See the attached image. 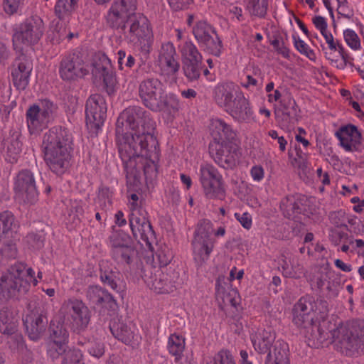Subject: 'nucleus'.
<instances>
[{
  "instance_id": "f257e3e1",
  "label": "nucleus",
  "mask_w": 364,
  "mask_h": 364,
  "mask_svg": "<svg viewBox=\"0 0 364 364\" xmlns=\"http://www.w3.org/2000/svg\"><path fill=\"white\" fill-rule=\"evenodd\" d=\"M149 118L141 107H128L117 122V144L123 161L127 186L140 183L141 169L146 177L157 172L160 150L156 137L151 132Z\"/></svg>"
},
{
  "instance_id": "f03ea898",
  "label": "nucleus",
  "mask_w": 364,
  "mask_h": 364,
  "mask_svg": "<svg viewBox=\"0 0 364 364\" xmlns=\"http://www.w3.org/2000/svg\"><path fill=\"white\" fill-rule=\"evenodd\" d=\"M293 322L306 329V337L316 348L332 339L336 349L347 356L364 353V321L354 320L335 327L328 319V306L325 300L301 297L294 305Z\"/></svg>"
},
{
  "instance_id": "7ed1b4c3",
  "label": "nucleus",
  "mask_w": 364,
  "mask_h": 364,
  "mask_svg": "<svg viewBox=\"0 0 364 364\" xmlns=\"http://www.w3.org/2000/svg\"><path fill=\"white\" fill-rule=\"evenodd\" d=\"M134 236L137 238L136 230L141 235L143 245L144 242L149 252L144 257L136 274L139 275L147 286L157 294H168L176 288L178 279V273L168 269L164 272L161 268L154 265L153 252L154 245H157V237L154 229H130Z\"/></svg>"
},
{
  "instance_id": "20e7f679",
  "label": "nucleus",
  "mask_w": 364,
  "mask_h": 364,
  "mask_svg": "<svg viewBox=\"0 0 364 364\" xmlns=\"http://www.w3.org/2000/svg\"><path fill=\"white\" fill-rule=\"evenodd\" d=\"M71 134L65 129L53 128L44 134L42 148L44 159L52 171L61 174L70 164Z\"/></svg>"
},
{
  "instance_id": "39448f33",
  "label": "nucleus",
  "mask_w": 364,
  "mask_h": 364,
  "mask_svg": "<svg viewBox=\"0 0 364 364\" xmlns=\"http://www.w3.org/2000/svg\"><path fill=\"white\" fill-rule=\"evenodd\" d=\"M274 332L267 328L259 333L257 340L252 342L255 349L259 353L269 351L265 364H290L288 343L282 340L274 342Z\"/></svg>"
},
{
  "instance_id": "423d86ee",
  "label": "nucleus",
  "mask_w": 364,
  "mask_h": 364,
  "mask_svg": "<svg viewBox=\"0 0 364 364\" xmlns=\"http://www.w3.org/2000/svg\"><path fill=\"white\" fill-rule=\"evenodd\" d=\"M26 265L19 262L11 266L0 277V303L26 293L31 284L24 279Z\"/></svg>"
},
{
  "instance_id": "0eeeda50",
  "label": "nucleus",
  "mask_w": 364,
  "mask_h": 364,
  "mask_svg": "<svg viewBox=\"0 0 364 364\" xmlns=\"http://www.w3.org/2000/svg\"><path fill=\"white\" fill-rule=\"evenodd\" d=\"M311 21L328 45V50L324 52L326 59L331 61L333 66L343 69L346 65L347 52L328 30L327 19L320 15H316L312 17Z\"/></svg>"
},
{
  "instance_id": "6e6552de",
  "label": "nucleus",
  "mask_w": 364,
  "mask_h": 364,
  "mask_svg": "<svg viewBox=\"0 0 364 364\" xmlns=\"http://www.w3.org/2000/svg\"><path fill=\"white\" fill-rule=\"evenodd\" d=\"M127 38L136 48L147 52L153 40V33L148 18L141 14L134 15L125 22Z\"/></svg>"
},
{
  "instance_id": "1a4fd4ad",
  "label": "nucleus",
  "mask_w": 364,
  "mask_h": 364,
  "mask_svg": "<svg viewBox=\"0 0 364 364\" xmlns=\"http://www.w3.org/2000/svg\"><path fill=\"white\" fill-rule=\"evenodd\" d=\"M225 229H218L213 232V229H196L192 241L193 255L196 264L201 267L210 257L214 247L215 237L223 236Z\"/></svg>"
},
{
  "instance_id": "9d476101",
  "label": "nucleus",
  "mask_w": 364,
  "mask_h": 364,
  "mask_svg": "<svg viewBox=\"0 0 364 364\" xmlns=\"http://www.w3.org/2000/svg\"><path fill=\"white\" fill-rule=\"evenodd\" d=\"M43 22L39 18L29 19L22 23L13 36L14 49L22 51L26 47L37 43L43 35Z\"/></svg>"
},
{
  "instance_id": "9b49d317",
  "label": "nucleus",
  "mask_w": 364,
  "mask_h": 364,
  "mask_svg": "<svg viewBox=\"0 0 364 364\" xmlns=\"http://www.w3.org/2000/svg\"><path fill=\"white\" fill-rule=\"evenodd\" d=\"M62 310L74 332L80 333L86 330L91 316L90 311L82 301L75 298L69 299L64 301Z\"/></svg>"
},
{
  "instance_id": "f8f14e48",
  "label": "nucleus",
  "mask_w": 364,
  "mask_h": 364,
  "mask_svg": "<svg viewBox=\"0 0 364 364\" xmlns=\"http://www.w3.org/2000/svg\"><path fill=\"white\" fill-rule=\"evenodd\" d=\"M54 110V105L47 100L31 106L26 112V122L30 133L38 134L46 128L52 119Z\"/></svg>"
},
{
  "instance_id": "ddd939ff",
  "label": "nucleus",
  "mask_w": 364,
  "mask_h": 364,
  "mask_svg": "<svg viewBox=\"0 0 364 364\" xmlns=\"http://www.w3.org/2000/svg\"><path fill=\"white\" fill-rule=\"evenodd\" d=\"M199 180L208 198H216L224 196L223 176L212 164H204L200 166Z\"/></svg>"
},
{
  "instance_id": "4468645a",
  "label": "nucleus",
  "mask_w": 364,
  "mask_h": 364,
  "mask_svg": "<svg viewBox=\"0 0 364 364\" xmlns=\"http://www.w3.org/2000/svg\"><path fill=\"white\" fill-rule=\"evenodd\" d=\"M136 0H114L105 16L106 23L114 28H125V22L134 15Z\"/></svg>"
},
{
  "instance_id": "2eb2a0df",
  "label": "nucleus",
  "mask_w": 364,
  "mask_h": 364,
  "mask_svg": "<svg viewBox=\"0 0 364 364\" xmlns=\"http://www.w3.org/2000/svg\"><path fill=\"white\" fill-rule=\"evenodd\" d=\"M160 75L169 84L176 82V74L179 70V63L176 59V50L173 43H166L162 45L158 58Z\"/></svg>"
},
{
  "instance_id": "dca6fc26",
  "label": "nucleus",
  "mask_w": 364,
  "mask_h": 364,
  "mask_svg": "<svg viewBox=\"0 0 364 364\" xmlns=\"http://www.w3.org/2000/svg\"><path fill=\"white\" fill-rule=\"evenodd\" d=\"M107 112V104L100 95H92L86 105V124L92 132L97 133L104 124Z\"/></svg>"
},
{
  "instance_id": "f3484780",
  "label": "nucleus",
  "mask_w": 364,
  "mask_h": 364,
  "mask_svg": "<svg viewBox=\"0 0 364 364\" xmlns=\"http://www.w3.org/2000/svg\"><path fill=\"white\" fill-rule=\"evenodd\" d=\"M183 71L190 80H197L200 76L202 55L191 41H186L180 46Z\"/></svg>"
},
{
  "instance_id": "a211bd4d",
  "label": "nucleus",
  "mask_w": 364,
  "mask_h": 364,
  "mask_svg": "<svg viewBox=\"0 0 364 364\" xmlns=\"http://www.w3.org/2000/svg\"><path fill=\"white\" fill-rule=\"evenodd\" d=\"M90 66L79 53H73L65 57L61 62L60 75L65 80H72L83 77L90 71Z\"/></svg>"
},
{
  "instance_id": "6ab92c4d",
  "label": "nucleus",
  "mask_w": 364,
  "mask_h": 364,
  "mask_svg": "<svg viewBox=\"0 0 364 364\" xmlns=\"http://www.w3.org/2000/svg\"><path fill=\"white\" fill-rule=\"evenodd\" d=\"M210 153L215 161L225 168L236 166L239 156L232 141L228 143L210 144Z\"/></svg>"
},
{
  "instance_id": "aec40b11",
  "label": "nucleus",
  "mask_w": 364,
  "mask_h": 364,
  "mask_svg": "<svg viewBox=\"0 0 364 364\" xmlns=\"http://www.w3.org/2000/svg\"><path fill=\"white\" fill-rule=\"evenodd\" d=\"M162 85L157 79H147L139 85V96L146 107L154 111L161 107Z\"/></svg>"
},
{
  "instance_id": "412c9836",
  "label": "nucleus",
  "mask_w": 364,
  "mask_h": 364,
  "mask_svg": "<svg viewBox=\"0 0 364 364\" xmlns=\"http://www.w3.org/2000/svg\"><path fill=\"white\" fill-rule=\"evenodd\" d=\"M95 77H102L107 92L114 93L117 88L116 77L112 70L111 60L105 55H101L91 70Z\"/></svg>"
},
{
  "instance_id": "4be33fe9",
  "label": "nucleus",
  "mask_w": 364,
  "mask_h": 364,
  "mask_svg": "<svg viewBox=\"0 0 364 364\" xmlns=\"http://www.w3.org/2000/svg\"><path fill=\"white\" fill-rule=\"evenodd\" d=\"M341 146L348 152L358 151L362 144V134L353 124L342 126L336 133Z\"/></svg>"
},
{
  "instance_id": "5701e85b",
  "label": "nucleus",
  "mask_w": 364,
  "mask_h": 364,
  "mask_svg": "<svg viewBox=\"0 0 364 364\" xmlns=\"http://www.w3.org/2000/svg\"><path fill=\"white\" fill-rule=\"evenodd\" d=\"M240 95L244 93L239 86L232 82L220 83L215 89V100L225 110L237 101V97Z\"/></svg>"
},
{
  "instance_id": "b1692460",
  "label": "nucleus",
  "mask_w": 364,
  "mask_h": 364,
  "mask_svg": "<svg viewBox=\"0 0 364 364\" xmlns=\"http://www.w3.org/2000/svg\"><path fill=\"white\" fill-rule=\"evenodd\" d=\"M301 200V199L296 198L293 196L287 197L281 203V210L285 217L291 218L296 223L306 225H307L306 220L309 218V213H306L305 208L299 207Z\"/></svg>"
},
{
  "instance_id": "393cba45",
  "label": "nucleus",
  "mask_w": 364,
  "mask_h": 364,
  "mask_svg": "<svg viewBox=\"0 0 364 364\" xmlns=\"http://www.w3.org/2000/svg\"><path fill=\"white\" fill-rule=\"evenodd\" d=\"M23 322L28 337L33 341H37L45 332L48 319L43 314H31L23 318Z\"/></svg>"
},
{
  "instance_id": "a878e982",
  "label": "nucleus",
  "mask_w": 364,
  "mask_h": 364,
  "mask_svg": "<svg viewBox=\"0 0 364 364\" xmlns=\"http://www.w3.org/2000/svg\"><path fill=\"white\" fill-rule=\"evenodd\" d=\"M209 129L213 138L210 144L228 143L235 136L231 127L220 119H212Z\"/></svg>"
},
{
  "instance_id": "bb28decb",
  "label": "nucleus",
  "mask_w": 364,
  "mask_h": 364,
  "mask_svg": "<svg viewBox=\"0 0 364 364\" xmlns=\"http://www.w3.org/2000/svg\"><path fill=\"white\" fill-rule=\"evenodd\" d=\"M86 297L93 305L113 308L117 305L113 296L98 285L89 286L86 290Z\"/></svg>"
},
{
  "instance_id": "cd10ccee",
  "label": "nucleus",
  "mask_w": 364,
  "mask_h": 364,
  "mask_svg": "<svg viewBox=\"0 0 364 364\" xmlns=\"http://www.w3.org/2000/svg\"><path fill=\"white\" fill-rule=\"evenodd\" d=\"M235 120L247 122L252 117L253 112L250 102L245 95H240L229 108L226 109Z\"/></svg>"
},
{
  "instance_id": "c85d7f7f",
  "label": "nucleus",
  "mask_w": 364,
  "mask_h": 364,
  "mask_svg": "<svg viewBox=\"0 0 364 364\" xmlns=\"http://www.w3.org/2000/svg\"><path fill=\"white\" fill-rule=\"evenodd\" d=\"M14 189L16 194L23 196L35 197L36 196V190L35 181L33 174L29 171H21L15 181Z\"/></svg>"
},
{
  "instance_id": "c756f323",
  "label": "nucleus",
  "mask_w": 364,
  "mask_h": 364,
  "mask_svg": "<svg viewBox=\"0 0 364 364\" xmlns=\"http://www.w3.org/2000/svg\"><path fill=\"white\" fill-rule=\"evenodd\" d=\"M100 279L105 284L116 292L120 291L118 283L120 281V272L107 261L100 262Z\"/></svg>"
},
{
  "instance_id": "7c9ffc66",
  "label": "nucleus",
  "mask_w": 364,
  "mask_h": 364,
  "mask_svg": "<svg viewBox=\"0 0 364 364\" xmlns=\"http://www.w3.org/2000/svg\"><path fill=\"white\" fill-rule=\"evenodd\" d=\"M32 65L28 60L20 62L12 70L11 75L14 85L18 90H24L29 82Z\"/></svg>"
},
{
  "instance_id": "2f4dec72",
  "label": "nucleus",
  "mask_w": 364,
  "mask_h": 364,
  "mask_svg": "<svg viewBox=\"0 0 364 364\" xmlns=\"http://www.w3.org/2000/svg\"><path fill=\"white\" fill-rule=\"evenodd\" d=\"M138 252L133 245L112 247V257L119 264H132L137 259Z\"/></svg>"
},
{
  "instance_id": "473e14b6",
  "label": "nucleus",
  "mask_w": 364,
  "mask_h": 364,
  "mask_svg": "<svg viewBox=\"0 0 364 364\" xmlns=\"http://www.w3.org/2000/svg\"><path fill=\"white\" fill-rule=\"evenodd\" d=\"M128 232L124 231L123 229H113L111 235L109 236L110 244L112 247H115L116 245L119 246L130 245L133 244V240L134 239L141 245V247H146L145 242H143V245L141 244L139 240L141 241V235L136 230L137 238L134 236V234L130 230Z\"/></svg>"
},
{
  "instance_id": "72a5a7b5",
  "label": "nucleus",
  "mask_w": 364,
  "mask_h": 364,
  "mask_svg": "<svg viewBox=\"0 0 364 364\" xmlns=\"http://www.w3.org/2000/svg\"><path fill=\"white\" fill-rule=\"evenodd\" d=\"M299 108L294 99L289 97L287 100V105H284L282 113L280 116L277 114L278 119H281V125L283 127H288L290 124H294L299 119Z\"/></svg>"
},
{
  "instance_id": "f704fd0d",
  "label": "nucleus",
  "mask_w": 364,
  "mask_h": 364,
  "mask_svg": "<svg viewBox=\"0 0 364 364\" xmlns=\"http://www.w3.org/2000/svg\"><path fill=\"white\" fill-rule=\"evenodd\" d=\"M17 331V323L12 311L8 306L0 309V333L11 336Z\"/></svg>"
},
{
  "instance_id": "c9c22d12",
  "label": "nucleus",
  "mask_w": 364,
  "mask_h": 364,
  "mask_svg": "<svg viewBox=\"0 0 364 364\" xmlns=\"http://www.w3.org/2000/svg\"><path fill=\"white\" fill-rule=\"evenodd\" d=\"M112 335L126 345L130 344L134 338L133 331L124 323H114L110 326Z\"/></svg>"
},
{
  "instance_id": "e433bc0d",
  "label": "nucleus",
  "mask_w": 364,
  "mask_h": 364,
  "mask_svg": "<svg viewBox=\"0 0 364 364\" xmlns=\"http://www.w3.org/2000/svg\"><path fill=\"white\" fill-rule=\"evenodd\" d=\"M193 32L196 38L200 43L209 45L214 42L210 35L213 32V28L205 21H199L193 27Z\"/></svg>"
},
{
  "instance_id": "4c0bfd02",
  "label": "nucleus",
  "mask_w": 364,
  "mask_h": 364,
  "mask_svg": "<svg viewBox=\"0 0 364 364\" xmlns=\"http://www.w3.org/2000/svg\"><path fill=\"white\" fill-rule=\"evenodd\" d=\"M161 107L159 110H163L173 117L176 116L182 108V103L174 94H168L164 101L161 100Z\"/></svg>"
},
{
  "instance_id": "58836bf2",
  "label": "nucleus",
  "mask_w": 364,
  "mask_h": 364,
  "mask_svg": "<svg viewBox=\"0 0 364 364\" xmlns=\"http://www.w3.org/2000/svg\"><path fill=\"white\" fill-rule=\"evenodd\" d=\"M185 338L176 333L171 334L168 337L167 349L174 358L185 352Z\"/></svg>"
},
{
  "instance_id": "ea45409f",
  "label": "nucleus",
  "mask_w": 364,
  "mask_h": 364,
  "mask_svg": "<svg viewBox=\"0 0 364 364\" xmlns=\"http://www.w3.org/2000/svg\"><path fill=\"white\" fill-rule=\"evenodd\" d=\"M79 0H58L55 7V14L61 19L69 16L78 6Z\"/></svg>"
},
{
  "instance_id": "a19ab883",
  "label": "nucleus",
  "mask_w": 364,
  "mask_h": 364,
  "mask_svg": "<svg viewBox=\"0 0 364 364\" xmlns=\"http://www.w3.org/2000/svg\"><path fill=\"white\" fill-rule=\"evenodd\" d=\"M292 41L296 50L300 54L304 55L311 61L315 62L316 60L317 56L314 50L299 36L294 35Z\"/></svg>"
},
{
  "instance_id": "79ce46f5",
  "label": "nucleus",
  "mask_w": 364,
  "mask_h": 364,
  "mask_svg": "<svg viewBox=\"0 0 364 364\" xmlns=\"http://www.w3.org/2000/svg\"><path fill=\"white\" fill-rule=\"evenodd\" d=\"M129 224L130 228H151L146 213L141 209L131 211Z\"/></svg>"
},
{
  "instance_id": "37998d69",
  "label": "nucleus",
  "mask_w": 364,
  "mask_h": 364,
  "mask_svg": "<svg viewBox=\"0 0 364 364\" xmlns=\"http://www.w3.org/2000/svg\"><path fill=\"white\" fill-rule=\"evenodd\" d=\"M154 248L153 255L156 257L161 267H166L171 262L173 258V254L168 247L165 245L159 246L157 242V245H154Z\"/></svg>"
},
{
  "instance_id": "c03bdc74",
  "label": "nucleus",
  "mask_w": 364,
  "mask_h": 364,
  "mask_svg": "<svg viewBox=\"0 0 364 364\" xmlns=\"http://www.w3.org/2000/svg\"><path fill=\"white\" fill-rule=\"evenodd\" d=\"M343 38L346 45L353 50L358 51L361 49V42L358 34L350 28L343 31Z\"/></svg>"
},
{
  "instance_id": "a18cd8bd",
  "label": "nucleus",
  "mask_w": 364,
  "mask_h": 364,
  "mask_svg": "<svg viewBox=\"0 0 364 364\" xmlns=\"http://www.w3.org/2000/svg\"><path fill=\"white\" fill-rule=\"evenodd\" d=\"M21 151V143L16 138L7 145L5 159L10 163L16 161L17 158Z\"/></svg>"
},
{
  "instance_id": "49530a36",
  "label": "nucleus",
  "mask_w": 364,
  "mask_h": 364,
  "mask_svg": "<svg viewBox=\"0 0 364 364\" xmlns=\"http://www.w3.org/2000/svg\"><path fill=\"white\" fill-rule=\"evenodd\" d=\"M26 241L29 247L33 250H39L44 245L43 230L39 232H31L26 237Z\"/></svg>"
},
{
  "instance_id": "de8ad7c7",
  "label": "nucleus",
  "mask_w": 364,
  "mask_h": 364,
  "mask_svg": "<svg viewBox=\"0 0 364 364\" xmlns=\"http://www.w3.org/2000/svg\"><path fill=\"white\" fill-rule=\"evenodd\" d=\"M50 342L55 343H68V333L63 328V326H57L55 327H50Z\"/></svg>"
},
{
  "instance_id": "09e8293b",
  "label": "nucleus",
  "mask_w": 364,
  "mask_h": 364,
  "mask_svg": "<svg viewBox=\"0 0 364 364\" xmlns=\"http://www.w3.org/2000/svg\"><path fill=\"white\" fill-rule=\"evenodd\" d=\"M68 346L66 343H55L50 342L48 345L47 353L52 360L58 359L60 355H64Z\"/></svg>"
},
{
  "instance_id": "8fccbe9b",
  "label": "nucleus",
  "mask_w": 364,
  "mask_h": 364,
  "mask_svg": "<svg viewBox=\"0 0 364 364\" xmlns=\"http://www.w3.org/2000/svg\"><path fill=\"white\" fill-rule=\"evenodd\" d=\"M247 6L252 14L263 16L266 14L267 4L266 0H252Z\"/></svg>"
},
{
  "instance_id": "3c124183",
  "label": "nucleus",
  "mask_w": 364,
  "mask_h": 364,
  "mask_svg": "<svg viewBox=\"0 0 364 364\" xmlns=\"http://www.w3.org/2000/svg\"><path fill=\"white\" fill-rule=\"evenodd\" d=\"M82 354L78 349L66 350L63 356V364H78L81 362Z\"/></svg>"
},
{
  "instance_id": "603ef678",
  "label": "nucleus",
  "mask_w": 364,
  "mask_h": 364,
  "mask_svg": "<svg viewBox=\"0 0 364 364\" xmlns=\"http://www.w3.org/2000/svg\"><path fill=\"white\" fill-rule=\"evenodd\" d=\"M214 364H236L232 353L222 349L214 356Z\"/></svg>"
},
{
  "instance_id": "864d4df0",
  "label": "nucleus",
  "mask_w": 364,
  "mask_h": 364,
  "mask_svg": "<svg viewBox=\"0 0 364 364\" xmlns=\"http://www.w3.org/2000/svg\"><path fill=\"white\" fill-rule=\"evenodd\" d=\"M88 353L93 357L100 358L105 353V346L100 341L90 342L87 346Z\"/></svg>"
},
{
  "instance_id": "5fc2aeb1",
  "label": "nucleus",
  "mask_w": 364,
  "mask_h": 364,
  "mask_svg": "<svg viewBox=\"0 0 364 364\" xmlns=\"http://www.w3.org/2000/svg\"><path fill=\"white\" fill-rule=\"evenodd\" d=\"M250 175L254 182H262L265 177L264 166L261 164L253 165L250 169Z\"/></svg>"
},
{
  "instance_id": "6e6d98bb",
  "label": "nucleus",
  "mask_w": 364,
  "mask_h": 364,
  "mask_svg": "<svg viewBox=\"0 0 364 364\" xmlns=\"http://www.w3.org/2000/svg\"><path fill=\"white\" fill-rule=\"evenodd\" d=\"M18 225L14 215L10 211L0 213V228H11Z\"/></svg>"
},
{
  "instance_id": "4d7b16f0",
  "label": "nucleus",
  "mask_w": 364,
  "mask_h": 364,
  "mask_svg": "<svg viewBox=\"0 0 364 364\" xmlns=\"http://www.w3.org/2000/svg\"><path fill=\"white\" fill-rule=\"evenodd\" d=\"M0 251L2 256L9 259H16L18 255L16 245L13 242L6 243Z\"/></svg>"
},
{
  "instance_id": "13d9d810",
  "label": "nucleus",
  "mask_w": 364,
  "mask_h": 364,
  "mask_svg": "<svg viewBox=\"0 0 364 364\" xmlns=\"http://www.w3.org/2000/svg\"><path fill=\"white\" fill-rule=\"evenodd\" d=\"M329 240L335 246L338 245L342 241H345L348 238V235L338 229H331L329 232Z\"/></svg>"
},
{
  "instance_id": "bf43d9fd",
  "label": "nucleus",
  "mask_w": 364,
  "mask_h": 364,
  "mask_svg": "<svg viewBox=\"0 0 364 364\" xmlns=\"http://www.w3.org/2000/svg\"><path fill=\"white\" fill-rule=\"evenodd\" d=\"M336 1L338 4V14L348 19L351 18L353 16V13L348 8L347 0H336Z\"/></svg>"
},
{
  "instance_id": "052dcab7",
  "label": "nucleus",
  "mask_w": 364,
  "mask_h": 364,
  "mask_svg": "<svg viewBox=\"0 0 364 364\" xmlns=\"http://www.w3.org/2000/svg\"><path fill=\"white\" fill-rule=\"evenodd\" d=\"M279 267L282 269L284 277L290 278L297 277L294 267L288 261H287V259H282V262L279 264Z\"/></svg>"
},
{
  "instance_id": "680f3d73",
  "label": "nucleus",
  "mask_w": 364,
  "mask_h": 364,
  "mask_svg": "<svg viewBox=\"0 0 364 364\" xmlns=\"http://www.w3.org/2000/svg\"><path fill=\"white\" fill-rule=\"evenodd\" d=\"M176 364H196L191 351H185L174 358Z\"/></svg>"
},
{
  "instance_id": "e2e57ef3",
  "label": "nucleus",
  "mask_w": 364,
  "mask_h": 364,
  "mask_svg": "<svg viewBox=\"0 0 364 364\" xmlns=\"http://www.w3.org/2000/svg\"><path fill=\"white\" fill-rule=\"evenodd\" d=\"M23 0H5L4 9L6 13L13 14L18 11Z\"/></svg>"
},
{
  "instance_id": "0e129e2a",
  "label": "nucleus",
  "mask_w": 364,
  "mask_h": 364,
  "mask_svg": "<svg viewBox=\"0 0 364 364\" xmlns=\"http://www.w3.org/2000/svg\"><path fill=\"white\" fill-rule=\"evenodd\" d=\"M235 217L243 228H250L252 225V216L250 213L247 212L242 214L235 213Z\"/></svg>"
},
{
  "instance_id": "69168bd1",
  "label": "nucleus",
  "mask_w": 364,
  "mask_h": 364,
  "mask_svg": "<svg viewBox=\"0 0 364 364\" xmlns=\"http://www.w3.org/2000/svg\"><path fill=\"white\" fill-rule=\"evenodd\" d=\"M328 275L326 269L322 270L317 277H314V283L318 289H322L327 280Z\"/></svg>"
},
{
  "instance_id": "338daca9",
  "label": "nucleus",
  "mask_w": 364,
  "mask_h": 364,
  "mask_svg": "<svg viewBox=\"0 0 364 364\" xmlns=\"http://www.w3.org/2000/svg\"><path fill=\"white\" fill-rule=\"evenodd\" d=\"M191 2L192 0H168L169 5L175 10L182 9Z\"/></svg>"
},
{
  "instance_id": "774afa93",
  "label": "nucleus",
  "mask_w": 364,
  "mask_h": 364,
  "mask_svg": "<svg viewBox=\"0 0 364 364\" xmlns=\"http://www.w3.org/2000/svg\"><path fill=\"white\" fill-rule=\"evenodd\" d=\"M281 282L282 281L279 277H273L272 280L269 284V289L272 291L274 294H277L279 291L277 287L280 286Z\"/></svg>"
}]
</instances>
